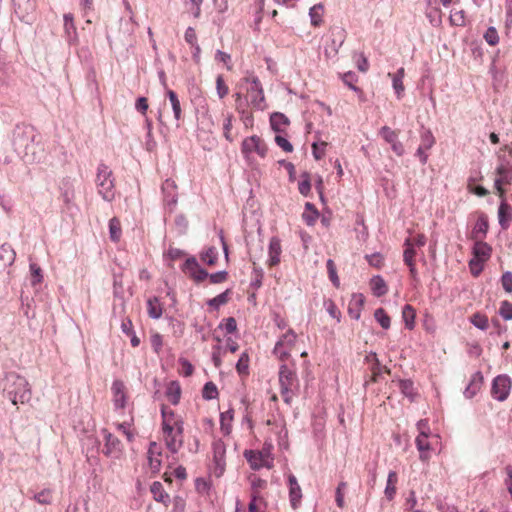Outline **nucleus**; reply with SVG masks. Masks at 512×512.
I'll use <instances>...</instances> for the list:
<instances>
[{
  "label": "nucleus",
  "mask_w": 512,
  "mask_h": 512,
  "mask_svg": "<svg viewBox=\"0 0 512 512\" xmlns=\"http://www.w3.org/2000/svg\"><path fill=\"white\" fill-rule=\"evenodd\" d=\"M3 393L14 405L27 403L32 396L26 378L14 372L6 375Z\"/></svg>",
  "instance_id": "obj_1"
},
{
  "label": "nucleus",
  "mask_w": 512,
  "mask_h": 512,
  "mask_svg": "<svg viewBox=\"0 0 512 512\" xmlns=\"http://www.w3.org/2000/svg\"><path fill=\"white\" fill-rule=\"evenodd\" d=\"M241 153L248 164L255 162V155L264 159L268 153V146L264 139L257 135L249 136L243 139L241 143Z\"/></svg>",
  "instance_id": "obj_2"
},
{
  "label": "nucleus",
  "mask_w": 512,
  "mask_h": 512,
  "mask_svg": "<svg viewBox=\"0 0 512 512\" xmlns=\"http://www.w3.org/2000/svg\"><path fill=\"white\" fill-rule=\"evenodd\" d=\"M112 174V170L106 164H99L96 175L97 190L102 198L109 202L115 198V180Z\"/></svg>",
  "instance_id": "obj_3"
},
{
  "label": "nucleus",
  "mask_w": 512,
  "mask_h": 512,
  "mask_svg": "<svg viewBox=\"0 0 512 512\" xmlns=\"http://www.w3.org/2000/svg\"><path fill=\"white\" fill-rule=\"evenodd\" d=\"M280 393L283 401L290 405L294 395V391L298 388L299 382L295 371L283 364L279 369Z\"/></svg>",
  "instance_id": "obj_4"
},
{
  "label": "nucleus",
  "mask_w": 512,
  "mask_h": 512,
  "mask_svg": "<svg viewBox=\"0 0 512 512\" xmlns=\"http://www.w3.org/2000/svg\"><path fill=\"white\" fill-rule=\"evenodd\" d=\"M246 83V99L257 110L266 108L264 91L260 80L256 76H248L244 78Z\"/></svg>",
  "instance_id": "obj_5"
},
{
  "label": "nucleus",
  "mask_w": 512,
  "mask_h": 512,
  "mask_svg": "<svg viewBox=\"0 0 512 512\" xmlns=\"http://www.w3.org/2000/svg\"><path fill=\"white\" fill-rule=\"evenodd\" d=\"M473 258L469 261L471 273L477 276L483 269V264L488 261L492 254V247L484 240L474 241L472 248Z\"/></svg>",
  "instance_id": "obj_6"
},
{
  "label": "nucleus",
  "mask_w": 512,
  "mask_h": 512,
  "mask_svg": "<svg viewBox=\"0 0 512 512\" xmlns=\"http://www.w3.org/2000/svg\"><path fill=\"white\" fill-rule=\"evenodd\" d=\"M511 387L512 380L508 375H498L492 380L491 396L493 397V399L499 402H503L508 398L511 391Z\"/></svg>",
  "instance_id": "obj_7"
},
{
  "label": "nucleus",
  "mask_w": 512,
  "mask_h": 512,
  "mask_svg": "<svg viewBox=\"0 0 512 512\" xmlns=\"http://www.w3.org/2000/svg\"><path fill=\"white\" fill-rule=\"evenodd\" d=\"M167 449L176 454L184 443V425L171 426V431L162 429Z\"/></svg>",
  "instance_id": "obj_8"
},
{
  "label": "nucleus",
  "mask_w": 512,
  "mask_h": 512,
  "mask_svg": "<svg viewBox=\"0 0 512 512\" xmlns=\"http://www.w3.org/2000/svg\"><path fill=\"white\" fill-rule=\"evenodd\" d=\"M512 181V165L508 162L501 163L496 168L495 189L500 198H504L506 190L504 186L510 185Z\"/></svg>",
  "instance_id": "obj_9"
},
{
  "label": "nucleus",
  "mask_w": 512,
  "mask_h": 512,
  "mask_svg": "<svg viewBox=\"0 0 512 512\" xmlns=\"http://www.w3.org/2000/svg\"><path fill=\"white\" fill-rule=\"evenodd\" d=\"M101 433L105 440L104 448L102 450L103 454L109 458L119 459L122 454L121 441L105 428L101 430Z\"/></svg>",
  "instance_id": "obj_10"
},
{
  "label": "nucleus",
  "mask_w": 512,
  "mask_h": 512,
  "mask_svg": "<svg viewBox=\"0 0 512 512\" xmlns=\"http://www.w3.org/2000/svg\"><path fill=\"white\" fill-rule=\"evenodd\" d=\"M273 446L270 443H264L261 450H245L244 457L252 470H260V463L272 453Z\"/></svg>",
  "instance_id": "obj_11"
},
{
  "label": "nucleus",
  "mask_w": 512,
  "mask_h": 512,
  "mask_svg": "<svg viewBox=\"0 0 512 512\" xmlns=\"http://www.w3.org/2000/svg\"><path fill=\"white\" fill-rule=\"evenodd\" d=\"M296 338V333L293 330L289 329L276 342L273 350L274 354L278 356L280 359L288 357L290 354V348L295 344Z\"/></svg>",
  "instance_id": "obj_12"
},
{
  "label": "nucleus",
  "mask_w": 512,
  "mask_h": 512,
  "mask_svg": "<svg viewBox=\"0 0 512 512\" xmlns=\"http://www.w3.org/2000/svg\"><path fill=\"white\" fill-rule=\"evenodd\" d=\"M33 128L29 125H17L13 132V144L16 148H27L34 140Z\"/></svg>",
  "instance_id": "obj_13"
},
{
  "label": "nucleus",
  "mask_w": 512,
  "mask_h": 512,
  "mask_svg": "<svg viewBox=\"0 0 512 512\" xmlns=\"http://www.w3.org/2000/svg\"><path fill=\"white\" fill-rule=\"evenodd\" d=\"M213 461L215 464V475L220 477L225 470V453L226 448L223 441L218 440L212 444Z\"/></svg>",
  "instance_id": "obj_14"
},
{
  "label": "nucleus",
  "mask_w": 512,
  "mask_h": 512,
  "mask_svg": "<svg viewBox=\"0 0 512 512\" xmlns=\"http://www.w3.org/2000/svg\"><path fill=\"white\" fill-rule=\"evenodd\" d=\"M183 271L192 278L196 283H200L208 277V273L200 267L195 258H188L184 265Z\"/></svg>",
  "instance_id": "obj_15"
},
{
  "label": "nucleus",
  "mask_w": 512,
  "mask_h": 512,
  "mask_svg": "<svg viewBox=\"0 0 512 512\" xmlns=\"http://www.w3.org/2000/svg\"><path fill=\"white\" fill-rule=\"evenodd\" d=\"M162 450L160 446L156 442H150L148 451H147V458H148V465L153 473H158L162 466Z\"/></svg>",
  "instance_id": "obj_16"
},
{
  "label": "nucleus",
  "mask_w": 512,
  "mask_h": 512,
  "mask_svg": "<svg viewBox=\"0 0 512 512\" xmlns=\"http://www.w3.org/2000/svg\"><path fill=\"white\" fill-rule=\"evenodd\" d=\"M484 377L481 371H476L471 375L469 383L464 389L463 395L466 399H472L481 390Z\"/></svg>",
  "instance_id": "obj_17"
},
{
  "label": "nucleus",
  "mask_w": 512,
  "mask_h": 512,
  "mask_svg": "<svg viewBox=\"0 0 512 512\" xmlns=\"http://www.w3.org/2000/svg\"><path fill=\"white\" fill-rule=\"evenodd\" d=\"M282 246L278 237L274 236L269 241L267 265L274 267L281 262Z\"/></svg>",
  "instance_id": "obj_18"
},
{
  "label": "nucleus",
  "mask_w": 512,
  "mask_h": 512,
  "mask_svg": "<svg viewBox=\"0 0 512 512\" xmlns=\"http://www.w3.org/2000/svg\"><path fill=\"white\" fill-rule=\"evenodd\" d=\"M111 391L113 393V404L116 410L123 409L126 406L125 385L121 380L112 382Z\"/></svg>",
  "instance_id": "obj_19"
},
{
  "label": "nucleus",
  "mask_w": 512,
  "mask_h": 512,
  "mask_svg": "<svg viewBox=\"0 0 512 512\" xmlns=\"http://www.w3.org/2000/svg\"><path fill=\"white\" fill-rule=\"evenodd\" d=\"M162 429L171 431V426L184 425V421L180 415L173 410L168 409L165 405L161 406Z\"/></svg>",
  "instance_id": "obj_20"
},
{
  "label": "nucleus",
  "mask_w": 512,
  "mask_h": 512,
  "mask_svg": "<svg viewBox=\"0 0 512 512\" xmlns=\"http://www.w3.org/2000/svg\"><path fill=\"white\" fill-rule=\"evenodd\" d=\"M289 486V500L293 509H297L301 504L302 490L298 484L297 478L293 474H289L288 477Z\"/></svg>",
  "instance_id": "obj_21"
},
{
  "label": "nucleus",
  "mask_w": 512,
  "mask_h": 512,
  "mask_svg": "<svg viewBox=\"0 0 512 512\" xmlns=\"http://www.w3.org/2000/svg\"><path fill=\"white\" fill-rule=\"evenodd\" d=\"M365 304V296L361 293H354L348 303V315L351 319L358 320Z\"/></svg>",
  "instance_id": "obj_22"
},
{
  "label": "nucleus",
  "mask_w": 512,
  "mask_h": 512,
  "mask_svg": "<svg viewBox=\"0 0 512 512\" xmlns=\"http://www.w3.org/2000/svg\"><path fill=\"white\" fill-rule=\"evenodd\" d=\"M16 252L10 244L4 243L0 246V272L5 271L15 261Z\"/></svg>",
  "instance_id": "obj_23"
},
{
  "label": "nucleus",
  "mask_w": 512,
  "mask_h": 512,
  "mask_svg": "<svg viewBox=\"0 0 512 512\" xmlns=\"http://www.w3.org/2000/svg\"><path fill=\"white\" fill-rule=\"evenodd\" d=\"M488 229L489 223L487 216L482 214L479 216L478 220L475 223V226L472 229L471 239L473 241L484 240L487 235Z\"/></svg>",
  "instance_id": "obj_24"
},
{
  "label": "nucleus",
  "mask_w": 512,
  "mask_h": 512,
  "mask_svg": "<svg viewBox=\"0 0 512 512\" xmlns=\"http://www.w3.org/2000/svg\"><path fill=\"white\" fill-rule=\"evenodd\" d=\"M428 434H418L415 439L416 447L419 451V458L421 461L425 462L430 458L429 452L431 450V445L428 441Z\"/></svg>",
  "instance_id": "obj_25"
},
{
  "label": "nucleus",
  "mask_w": 512,
  "mask_h": 512,
  "mask_svg": "<svg viewBox=\"0 0 512 512\" xmlns=\"http://www.w3.org/2000/svg\"><path fill=\"white\" fill-rule=\"evenodd\" d=\"M501 204L498 209L499 224L503 229H507L512 219V207L506 202V198H500Z\"/></svg>",
  "instance_id": "obj_26"
},
{
  "label": "nucleus",
  "mask_w": 512,
  "mask_h": 512,
  "mask_svg": "<svg viewBox=\"0 0 512 512\" xmlns=\"http://www.w3.org/2000/svg\"><path fill=\"white\" fill-rule=\"evenodd\" d=\"M270 125L273 131L280 133L284 132L290 125V120L283 113L274 112L270 116Z\"/></svg>",
  "instance_id": "obj_27"
},
{
  "label": "nucleus",
  "mask_w": 512,
  "mask_h": 512,
  "mask_svg": "<svg viewBox=\"0 0 512 512\" xmlns=\"http://www.w3.org/2000/svg\"><path fill=\"white\" fill-rule=\"evenodd\" d=\"M369 287L372 294L376 297H381L387 294L388 285L382 276H373L369 281Z\"/></svg>",
  "instance_id": "obj_28"
},
{
  "label": "nucleus",
  "mask_w": 512,
  "mask_h": 512,
  "mask_svg": "<svg viewBox=\"0 0 512 512\" xmlns=\"http://www.w3.org/2000/svg\"><path fill=\"white\" fill-rule=\"evenodd\" d=\"M150 492L153 496V499L157 502L168 504L170 502L169 494L164 490V487L161 482L154 481L150 486Z\"/></svg>",
  "instance_id": "obj_29"
},
{
  "label": "nucleus",
  "mask_w": 512,
  "mask_h": 512,
  "mask_svg": "<svg viewBox=\"0 0 512 512\" xmlns=\"http://www.w3.org/2000/svg\"><path fill=\"white\" fill-rule=\"evenodd\" d=\"M398 387L401 391V393L407 397L411 402L414 401L418 395L414 383L410 379H403L400 380L398 383Z\"/></svg>",
  "instance_id": "obj_30"
},
{
  "label": "nucleus",
  "mask_w": 512,
  "mask_h": 512,
  "mask_svg": "<svg viewBox=\"0 0 512 512\" xmlns=\"http://www.w3.org/2000/svg\"><path fill=\"white\" fill-rule=\"evenodd\" d=\"M166 397L172 405H177L181 397V388L177 381H171L166 388Z\"/></svg>",
  "instance_id": "obj_31"
},
{
  "label": "nucleus",
  "mask_w": 512,
  "mask_h": 512,
  "mask_svg": "<svg viewBox=\"0 0 512 512\" xmlns=\"http://www.w3.org/2000/svg\"><path fill=\"white\" fill-rule=\"evenodd\" d=\"M234 417L233 409H229L226 412L220 414V428L224 435H228L231 432L232 421Z\"/></svg>",
  "instance_id": "obj_32"
},
{
  "label": "nucleus",
  "mask_w": 512,
  "mask_h": 512,
  "mask_svg": "<svg viewBox=\"0 0 512 512\" xmlns=\"http://www.w3.org/2000/svg\"><path fill=\"white\" fill-rule=\"evenodd\" d=\"M397 473L395 471H390L387 477V483L385 487V496L388 500H392L396 494V482H397Z\"/></svg>",
  "instance_id": "obj_33"
},
{
  "label": "nucleus",
  "mask_w": 512,
  "mask_h": 512,
  "mask_svg": "<svg viewBox=\"0 0 512 512\" xmlns=\"http://www.w3.org/2000/svg\"><path fill=\"white\" fill-rule=\"evenodd\" d=\"M166 94L171 103L175 119L177 121H180L182 119V109H181L180 101L178 99L177 94L173 90H170V89L167 90Z\"/></svg>",
  "instance_id": "obj_34"
},
{
  "label": "nucleus",
  "mask_w": 512,
  "mask_h": 512,
  "mask_svg": "<svg viewBox=\"0 0 512 512\" xmlns=\"http://www.w3.org/2000/svg\"><path fill=\"white\" fill-rule=\"evenodd\" d=\"M148 315L152 318H159L162 315V305L158 298H149L147 301Z\"/></svg>",
  "instance_id": "obj_35"
},
{
  "label": "nucleus",
  "mask_w": 512,
  "mask_h": 512,
  "mask_svg": "<svg viewBox=\"0 0 512 512\" xmlns=\"http://www.w3.org/2000/svg\"><path fill=\"white\" fill-rule=\"evenodd\" d=\"M109 234L110 239L113 242H118L122 236L121 223L120 220L116 217H113L109 221Z\"/></svg>",
  "instance_id": "obj_36"
},
{
  "label": "nucleus",
  "mask_w": 512,
  "mask_h": 512,
  "mask_svg": "<svg viewBox=\"0 0 512 512\" xmlns=\"http://www.w3.org/2000/svg\"><path fill=\"white\" fill-rule=\"evenodd\" d=\"M200 259L205 264L209 266H214L218 259L217 249L215 247H208L201 253Z\"/></svg>",
  "instance_id": "obj_37"
},
{
  "label": "nucleus",
  "mask_w": 512,
  "mask_h": 512,
  "mask_svg": "<svg viewBox=\"0 0 512 512\" xmlns=\"http://www.w3.org/2000/svg\"><path fill=\"white\" fill-rule=\"evenodd\" d=\"M121 329L123 333L130 337V342L133 347L140 345V339L133 329V322H121Z\"/></svg>",
  "instance_id": "obj_38"
},
{
  "label": "nucleus",
  "mask_w": 512,
  "mask_h": 512,
  "mask_svg": "<svg viewBox=\"0 0 512 512\" xmlns=\"http://www.w3.org/2000/svg\"><path fill=\"white\" fill-rule=\"evenodd\" d=\"M223 116H224L223 135L227 141L233 142L234 138L232 137L231 131H232V127H233L232 122H233L234 116L230 112H226L225 114L223 113Z\"/></svg>",
  "instance_id": "obj_39"
},
{
  "label": "nucleus",
  "mask_w": 512,
  "mask_h": 512,
  "mask_svg": "<svg viewBox=\"0 0 512 512\" xmlns=\"http://www.w3.org/2000/svg\"><path fill=\"white\" fill-rule=\"evenodd\" d=\"M219 395L217 386L212 382L208 381L205 383L202 389V397L204 400L210 401L216 399Z\"/></svg>",
  "instance_id": "obj_40"
},
{
  "label": "nucleus",
  "mask_w": 512,
  "mask_h": 512,
  "mask_svg": "<svg viewBox=\"0 0 512 512\" xmlns=\"http://www.w3.org/2000/svg\"><path fill=\"white\" fill-rule=\"evenodd\" d=\"M415 256H416V251L413 247V243L411 242V239L408 238L405 241V250L403 253L404 263L405 264L415 263Z\"/></svg>",
  "instance_id": "obj_41"
},
{
  "label": "nucleus",
  "mask_w": 512,
  "mask_h": 512,
  "mask_svg": "<svg viewBox=\"0 0 512 512\" xmlns=\"http://www.w3.org/2000/svg\"><path fill=\"white\" fill-rule=\"evenodd\" d=\"M298 190L303 196H308L311 191V179L309 173L305 172L301 175V180L298 183Z\"/></svg>",
  "instance_id": "obj_42"
},
{
  "label": "nucleus",
  "mask_w": 512,
  "mask_h": 512,
  "mask_svg": "<svg viewBox=\"0 0 512 512\" xmlns=\"http://www.w3.org/2000/svg\"><path fill=\"white\" fill-rule=\"evenodd\" d=\"M477 329L485 331L490 329L491 324L493 325V333L494 331L500 334L502 331L506 330V327H502L500 322H471Z\"/></svg>",
  "instance_id": "obj_43"
},
{
  "label": "nucleus",
  "mask_w": 512,
  "mask_h": 512,
  "mask_svg": "<svg viewBox=\"0 0 512 512\" xmlns=\"http://www.w3.org/2000/svg\"><path fill=\"white\" fill-rule=\"evenodd\" d=\"M328 143L326 141H316L312 144V154L316 160H320L325 156L326 147Z\"/></svg>",
  "instance_id": "obj_44"
},
{
  "label": "nucleus",
  "mask_w": 512,
  "mask_h": 512,
  "mask_svg": "<svg viewBox=\"0 0 512 512\" xmlns=\"http://www.w3.org/2000/svg\"><path fill=\"white\" fill-rule=\"evenodd\" d=\"M327 272L329 279L333 283V285L338 288L340 286V279L337 275L336 265L332 259H328L326 263Z\"/></svg>",
  "instance_id": "obj_45"
},
{
  "label": "nucleus",
  "mask_w": 512,
  "mask_h": 512,
  "mask_svg": "<svg viewBox=\"0 0 512 512\" xmlns=\"http://www.w3.org/2000/svg\"><path fill=\"white\" fill-rule=\"evenodd\" d=\"M311 17V23L313 26L317 27L322 22L323 15V6L322 5H314L309 12Z\"/></svg>",
  "instance_id": "obj_46"
},
{
  "label": "nucleus",
  "mask_w": 512,
  "mask_h": 512,
  "mask_svg": "<svg viewBox=\"0 0 512 512\" xmlns=\"http://www.w3.org/2000/svg\"><path fill=\"white\" fill-rule=\"evenodd\" d=\"M379 134L383 137V139L388 143V144H393L394 142H396L398 140V133L397 131L395 130H392L390 127L388 126H383L380 131H379Z\"/></svg>",
  "instance_id": "obj_47"
},
{
  "label": "nucleus",
  "mask_w": 512,
  "mask_h": 512,
  "mask_svg": "<svg viewBox=\"0 0 512 512\" xmlns=\"http://www.w3.org/2000/svg\"><path fill=\"white\" fill-rule=\"evenodd\" d=\"M450 23L453 26H464L465 25V12L464 10H453L450 14Z\"/></svg>",
  "instance_id": "obj_48"
},
{
  "label": "nucleus",
  "mask_w": 512,
  "mask_h": 512,
  "mask_svg": "<svg viewBox=\"0 0 512 512\" xmlns=\"http://www.w3.org/2000/svg\"><path fill=\"white\" fill-rule=\"evenodd\" d=\"M216 90L220 99H223L229 93V87L225 83L224 77L222 75H218L216 78Z\"/></svg>",
  "instance_id": "obj_49"
},
{
  "label": "nucleus",
  "mask_w": 512,
  "mask_h": 512,
  "mask_svg": "<svg viewBox=\"0 0 512 512\" xmlns=\"http://www.w3.org/2000/svg\"><path fill=\"white\" fill-rule=\"evenodd\" d=\"M33 499L39 504H50L52 501L51 490L43 489L33 496Z\"/></svg>",
  "instance_id": "obj_50"
},
{
  "label": "nucleus",
  "mask_w": 512,
  "mask_h": 512,
  "mask_svg": "<svg viewBox=\"0 0 512 512\" xmlns=\"http://www.w3.org/2000/svg\"><path fill=\"white\" fill-rule=\"evenodd\" d=\"M249 368V357L247 353H242L236 363V370L239 374H247Z\"/></svg>",
  "instance_id": "obj_51"
},
{
  "label": "nucleus",
  "mask_w": 512,
  "mask_h": 512,
  "mask_svg": "<svg viewBox=\"0 0 512 512\" xmlns=\"http://www.w3.org/2000/svg\"><path fill=\"white\" fill-rule=\"evenodd\" d=\"M484 39L491 46L497 45L499 42L497 30L494 27H489L484 34Z\"/></svg>",
  "instance_id": "obj_52"
},
{
  "label": "nucleus",
  "mask_w": 512,
  "mask_h": 512,
  "mask_svg": "<svg viewBox=\"0 0 512 512\" xmlns=\"http://www.w3.org/2000/svg\"><path fill=\"white\" fill-rule=\"evenodd\" d=\"M31 282L33 285H37L42 281V270L36 263L30 264Z\"/></svg>",
  "instance_id": "obj_53"
},
{
  "label": "nucleus",
  "mask_w": 512,
  "mask_h": 512,
  "mask_svg": "<svg viewBox=\"0 0 512 512\" xmlns=\"http://www.w3.org/2000/svg\"><path fill=\"white\" fill-rule=\"evenodd\" d=\"M366 259L371 266L377 269L381 268L384 265V257L379 253L367 255Z\"/></svg>",
  "instance_id": "obj_54"
},
{
  "label": "nucleus",
  "mask_w": 512,
  "mask_h": 512,
  "mask_svg": "<svg viewBox=\"0 0 512 512\" xmlns=\"http://www.w3.org/2000/svg\"><path fill=\"white\" fill-rule=\"evenodd\" d=\"M275 142L286 153H291L293 151V145L285 137L276 135Z\"/></svg>",
  "instance_id": "obj_55"
},
{
  "label": "nucleus",
  "mask_w": 512,
  "mask_h": 512,
  "mask_svg": "<svg viewBox=\"0 0 512 512\" xmlns=\"http://www.w3.org/2000/svg\"><path fill=\"white\" fill-rule=\"evenodd\" d=\"M228 296H229V291H225L221 294H219L218 296L214 297L213 299H211L208 304L212 307H219L220 305H223L225 303H227L228 301Z\"/></svg>",
  "instance_id": "obj_56"
},
{
  "label": "nucleus",
  "mask_w": 512,
  "mask_h": 512,
  "mask_svg": "<svg viewBox=\"0 0 512 512\" xmlns=\"http://www.w3.org/2000/svg\"><path fill=\"white\" fill-rule=\"evenodd\" d=\"M346 488L345 482H340L336 488L335 501L339 508L344 507V494L343 490Z\"/></svg>",
  "instance_id": "obj_57"
},
{
  "label": "nucleus",
  "mask_w": 512,
  "mask_h": 512,
  "mask_svg": "<svg viewBox=\"0 0 512 512\" xmlns=\"http://www.w3.org/2000/svg\"><path fill=\"white\" fill-rule=\"evenodd\" d=\"M499 313L505 320L512 319V303L503 301L499 308Z\"/></svg>",
  "instance_id": "obj_58"
},
{
  "label": "nucleus",
  "mask_w": 512,
  "mask_h": 512,
  "mask_svg": "<svg viewBox=\"0 0 512 512\" xmlns=\"http://www.w3.org/2000/svg\"><path fill=\"white\" fill-rule=\"evenodd\" d=\"M64 30L66 33L70 34L71 31H75L76 27L74 25V18L71 13L64 14Z\"/></svg>",
  "instance_id": "obj_59"
},
{
  "label": "nucleus",
  "mask_w": 512,
  "mask_h": 512,
  "mask_svg": "<svg viewBox=\"0 0 512 512\" xmlns=\"http://www.w3.org/2000/svg\"><path fill=\"white\" fill-rule=\"evenodd\" d=\"M501 283L506 292H512V273L505 272L501 277Z\"/></svg>",
  "instance_id": "obj_60"
},
{
  "label": "nucleus",
  "mask_w": 512,
  "mask_h": 512,
  "mask_svg": "<svg viewBox=\"0 0 512 512\" xmlns=\"http://www.w3.org/2000/svg\"><path fill=\"white\" fill-rule=\"evenodd\" d=\"M217 330H224L226 334H232L237 330V322H220Z\"/></svg>",
  "instance_id": "obj_61"
},
{
  "label": "nucleus",
  "mask_w": 512,
  "mask_h": 512,
  "mask_svg": "<svg viewBox=\"0 0 512 512\" xmlns=\"http://www.w3.org/2000/svg\"><path fill=\"white\" fill-rule=\"evenodd\" d=\"M303 220L306 222L307 225L311 226L314 225L318 218V211L316 209H312L311 212H304L302 215Z\"/></svg>",
  "instance_id": "obj_62"
},
{
  "label": "nucleus",
  "mask_w": 512,
  "mask_h": 512,
  "mask_svg": "<svg viewBox=\"0 0 512 512\" xmlns=\"http://www.w3.org/2000/svg\"><path fill=\"white\" fill-rule=\"evenodd\" d=\"M135 108L138 112H140L142 115H145L149 105H148V99L146 97H140L137 99Z\"/></svg>",
  "instance_id": "obj_63"
},
{
  "label": "nucleus",
  "mask_w": 512,
  "mask_h": 512,
  "mask_svg": "<svg viewBox=\"0 0 512 512\" xmlns=\"http://www.w3.org/2000/svg\"><path fill=\"white\" fill-rule=\"evenodd\" d=\"M130 424L127 422L117 424V429L120 430L127 438L129 442H132L134 439L133 433L129 429Z\"/></svg>",
  "instance_id": "obj_64"
}]
</instances>
